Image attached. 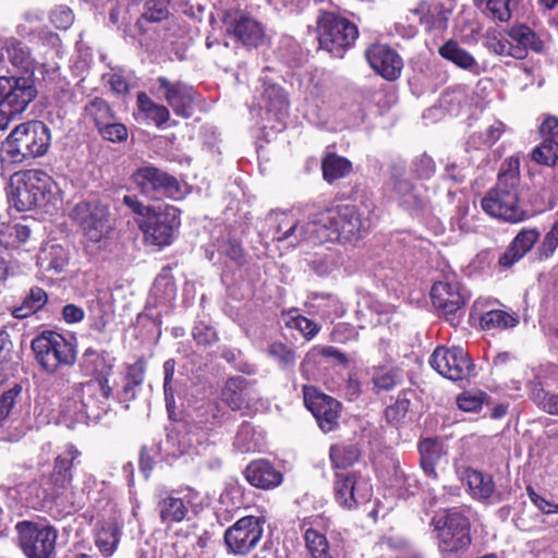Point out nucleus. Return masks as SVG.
<instances>
[{"mask_svg":"<svg viewBox=\"0 0 558 558\" xmlns=\"http://www.w3.org/2000/svg\"><path fill=\"white\" fill-rule=\"evenodd\" d=\"M218 252L235 262L242 264L244 260L243 250L239 241L229 235L222 236L218 243Z\"/></svg>","mask_w":558,"mask_h":558,"instance_id":"obj_58","label":"nucleus"},{"mask_svg":"<svg viewBox=\"0 0 558 558\" xmlns=\"http://www.w3.org/2000/svg\"><path fill=\"white\" fill-rule=\"evenodd\" d=\"M99 135L108 142L112 143H122L128 138V129L123 123L116 121V116L113 119L108 120L107 123H104L97 129Z\"/></svg>","mask_w":558,"mask_h":558,"instance_id":"obj_54","label":"nucleus"},{"mask_svg":"<svg viewBox=\"0 0 558 558\" xmlns=\"http://www.w3.org/2000/svg\"><path fill=\"white\" fill-rule=\"evenodd\" d=\"M369 220L355 205L327 208L312 217L314 244L325 242H354L369 229Z\"/></svg>","mask_w":558,"mask_h":558,"instance_id":"obj_2","label":"nucleus"},{"mask_svg":"<svg viewBox=\"0 0 558 558\" xmlns=\"http://www.w3.org/2000/svg\"><path fill=\"white\" fill-rule=\"evenodd\" d=\"M1 59L8 60L14 68L28 72L33 66V58L26 45L16 38H7L1 47Z\"/></svg>","mask_w":558,"mask_h":558,"instance_id":"obj_32","label":"nucleus"},{"mask_svg":"<svg viewBox=\"0 0 558 558\" xmlns=\"http://www.w3.org/2000/svg\"><path fill=\"white\" fill-rule=\"evenodd\" d=\"M31 348L39 366L50 374L76 361L73 344L56 331H43L32 340Z\"/></svg>","mask_w":558,"mask_h":558,"instance_id":"obj_5","label":"nucleus"},{"mask_svg":"<svg viewBox=\"0 0 558 558\" xmlns=\"http://www.w3.org/2000/svg\"><path fill=\"white\" fill-rule=\"evenodd\" d=\"M518 319L502 310H490L480 315L484 330L507 329L517 326Z\"/></svg>","mask_w":558,"mask_h":558,"instance_id":"obj_46","label":"nucleus"},{"mask_svg":"<svg viewBox=\"0 0 558 558\" xmlns=\"http://www.w3.org/2000/svg\"><path fill=\"white\" fill-rule=\"evenodd\" d=\"M263 102L268 114H274L278 121H283L289 114V100L283 88L276 84H264Z\"/></svg>","mask_w":558,"mask_h":558,"instance_id":"obj_31","label":"nucleus"},{"mask_svg":"<svg viewBox=\"0 0 558 558\" xmlns=\"http://www.w3.org/2000/svg\"><path fill=\"white\" fill-rule=\"evenodd\" d=\"M133 182L142 194L151 199L163 197L179 198L181 196V187L178 180L153 166L137 169L133 173Z\"/></svg>","mask_w":558,"mask_h":558,"instance_id":"obj_16","label":"nucleus"},{"mask_svg":"<svg viewBox=\"0 0 558 558\" xmlns=\"http://www.w3.org/2000/svg\"><path fill=\"white\" fill-rule=\"evenodd\" d=\"M506 130V124L496 120L485 131L472 134L468 144L475 149L489 148L501 137Z\"/></svg>","mask_w":558,"mask_h":558,"instance_id":"obj_45","label":"nucleus"},{"mask_svg":"<svg viewBox=\"0 0 558 558\" xmlns=\"http://www.w3.org/2000/svg\"><path fill=\"white\" fill-rule=\"evenodd\" d=\"M193 492H179L162 498L158 502L161 523L171 525L183 521L192 506Z\"/></svg>","mask_w":558,"mask_h":558,"instance_id":"obj_24","label":"nucleus"},{"mask_svg":"<svg viewBox=\"0 0 558 558\" xmlns=\"http://www.w3.org/2000/svg\"><path fill=\"white\" fill-rule=\"evenodd\" d=\"M281 318L288 328L299 330L307 340L313 339L320 330L318 324L301 315L296 308L282 313Z\"/></svg>","mask_w":558,"mask_h":558,"instance_id":"obj_43","label":"nucleus"},{"mask_svg":"<svg viewBox=\"0 0 558 558\" xmlns=\"http://www.w3.org/2000/svg\"><path fill=\"white\" fill-rule=\"evenodd\" d=\"M37 93L32 74L0 76V102L13 112L23 113Z\"/></svg>","mask_w":558,"mask_h":558,"instance_id":"obj_18","label":"nucleus"},{"mask_svg":"<svg viewBox=\"0 0 558 558\" xmlns=\"http://www.w3.org/2000/svg\"><path fill=\"white\" fill-rule=\"evenodd\" d=\"M51 178L40 170H28L23 174L11 195L10 202L19 211L43 206L49 201L52 190Z\"/></svg>","mask_w":558,"mask_h":558,"instance_id":"obj_11","label":"nucleus"},{"mask_svg":"<svg viewBox=\"0 0 558 558\" xmlns=\"http://www.w3.org/2000/svg\"><path fill=\"white\" fill-rule=\"evenodd\" d=\"M372 69L387 81L397 80L402 71L403 61L396 50L385 44H373L365 51Z\"/></svg>","mask_w":558,"mask_h":558,"instance_id":"obj_21","label":"nucleus"},{"mask_svg":"<svg viewBox=\"0 0 558 558\" xmlns=\"http://www.w3.org/2000/svg\"><path fill=\"white\" fill-rule=\"evenodd\" d=\"M16 529L21 548L28 558H49L53 553L58 533L52 526L23 521Z\"/></svg>","mask_w":558,"mask_h":558,"instance_id":"obj_15","label":"nucleus"},{"mask_svg":"<svg viewBox=\"0 0 558 558\" xmlns=\"http://www.w3.org/2000/svg\"><path fill=\"white\" fill-rule=\"evenodd\" d=\"M228 31L246 46L256 47L263 39L262 26L248 16H241Z\"/></svg>","mask_w":558,"mask_h":558,"instance_id":"obj_38","label":"nucleus"},{"mask_svg":"<svg viewBox=\"0 0 558 558\" xmlns=\"http://www.w3.org/2000/svg\"><path fill=\"white\" fill-rule=\"evenodd\" d=\"M476 5L485 3L492 16L500 22H508L511 19L509 9L510 0H474Z\"/></svg>","mask_w":558,"mask_h":558,"instance_id":"obj_59","label":"nucleus"},{"mask_svg":"<svg viewBox=\"0 0 558 558\" xmlns=\"http://www.w3.org/2000/svg\"><path fill=\"white\" fill-rule=\"evenodd\" d=\"M48 296L44 289L34 287L29 290V293L24 298L20 306L14 307L12 315L15 318H26L39 310H41L47 303Z\"/></svg>","mask_w":558,"mask_h":558,"instance_id":"obj_42","label":"nucleus"},{"mask_svg":"<svg viewBox=\"0 0 558 558\" xmlns=\"http://www.w3.org/2000/svg\"><path fill=\"white\" fill-rule=\"evenodd\" d=\"M89 317L92 329L104 332L111 318V313L100 300H93L89 304Z\"/></svg>","mask_w":558,"mask_h":558,"instance_id":"obj_52","label":"nucleus"},{"mask_svg":"<svg viewBox=\"0 0 558 558\" xmlns=\"http://www.w3.org/2000/svg\"><path fill=\"white\" fill-rule=\"evenodd\" d=\"M267 355L274 359L280 368L289 369L295 364V352L288 344L281 341H274L267 347Z\"/></svg>","mask_w":558,"mask_h":558,"instance_id":"obj_49","label":"nucleus"},{"mask_svg":"<svg viewBox=\"0 0 558 558\" xmlns=\"http://www.w3.org/2000/svg\"><path fill=\"white\" fill-rule=\"evenodd\" d=\"M318 521L315 519L313 521H305L302 524V530L304 532V542L305 547L308 550L311 557L312 556H322L323 554L329 553V543L324 532L319 531L314 524Z\"/></svg>","mask_w":558,"mask_h":558,"instance_id":"obj_39","label":"nucleus"},{"mask_svg":"<svg viewBox=\"0 0 558 558\" xmlns=\"http://www.w3.org/2000/svg\"><path fill=\"white\" fill-rule=\"evenodd\" d=\"M69 217L84 236L94 243L105 239L111 229L109 208L97 199L76 203L71 208Z\"/></svg>","mask_w":558,"mask_h":558,"instance_id":"obj_9","label":"nucleus"},{"mask_svg":"<svg viewBox=\"0 0 558 558\" xmlns=\"http://www.w3.org/2000/svg\"><path fill=\"white\" fill-rule=\"evenodd\" d=\"M369 380L373 385L372 390L375 393L389 391L397 385V373L387 366H374L368 369Z\"/></svg>","mask_w":558,"mask_h":558,"instance_id":"obj_47","label":"nucleus"},{"mask_svg":"<svg viewBox=\"0 0 558 558\" xmlns=\"http://www.w3.org/2000/svg\"><path fill=\"white\" fill-rule=\"evenodd\" d=\"M439 54L454 63L457 66L471 73H480V64L475 58L462 48L457 41L449 40L439 48Z\"/></svg>","mask_w":558,"mask_h":558,"instance_id":"obj_35","label":"nucleus"},{"mask_svg":"<svg viewBox=\"0 0 558 558\" xmlns=\"http://www.w3.org/2000/svg\"><path fill=\"white\" fill-rule=\"evenodd\" d=\"M433 305L451 325L459 323L469 291L458 281H438L430 290Z\"/></svg>","mask_w":558,"mask_h":558,"instance_id":"obj_14","label":"nucleus"},{"mask_svg":"<svg viewBox=\"0 0 558 558\" xmlns=\"http://www.w3.org/2000/svg\"><path fill=\"white\" fill-rule=\"evenodd\" d=\"M332 489L336 502L348 510L368 502L373 496L371 478L360 471L335 472Z\"/></svg>","mask_w":558,"mask_h":558,"instance_id":"obj_10","label":"nucleus"},{"mask_svg":"<svg viewBox=\"0 0 558 558\" xmlns=\"http://www.w3.org/2000/svg\"><path fill=\"white\" fill-rule=\"evenodd\" d=\"M50 21L57 28L68 29L74 21V15L70 8L60 5L51 11Z\"/></svg>","mask_w":558,"mask_h":558,"instance_id":"obj_64","label":"nucleus"},{"mask_svg":"<svg viewBox=\"0 0 558 558\" xmlns=\"http://www.w3.org/2000/svg\"><path fill=\"white\" fill-rule=\"evenodd\" d=\"M430 366L442 377L459 381L468 379L474 371V364L460 347H437L429 357Z\"/></svg>","mask_w":558,"mask_h":558,"instance_id":"obj_17","label":"nucleus"},{"mask_svg":"<svg viewBox=\"0 0 558 558\" xmlns=\"http://www.w3.org/2000/svg\"><path fill=\"white\" fill-rule=\"evenodd\" d=\"M489 48L494 53L502 57H512L515 59V56L521 54L519 49L513 48V43L508 36L501 38L495 36L490 38Z\"/></svg>","mask_w":558,"mask_h":558,"instance_id":"obj_62","label":"nucleus"},{"mask_svg":"<svg viewBox=\"0 0 558 558\" xmlns=\"http://www.w3.org/2000/svg\"><path fill=\"white\" fill-rule=\"evenodd\" d=\"M69 262L66 250L59 244H49L40 250L37 256V265L44 271L60 274Z\"/></svg>","mask_w":558,"mask_h":558,"instance_id":"obj_36","label":"nucleus"},{"mask_svg":"<svg viewBox=\"0 0 558 558\" xmlns=\"http://www.w3.org/2000/svg\"><path fill=\"white\" fill-rule=\"evenodd\" d=\"M506 36L512 40L513 48L519 49V52H521L520 56H515L518 60L524 59L529 50L537 53L544 51V41L533 29L524 24L511 26L507 29Z\"/></svg>","mask_w":558,"mask_h":558,"instance_id":"obj_28","label":"nucleus"},{"mask_svg":"<svg viewBox=\"0 0 558 558\" xmlns=\"http://www.w3.org/2000/svg\"><path fill=\"white\" fill-rule=\"evenodd\" d=\"M265 520L260 517L245 515L225 531L223 539L229 553L247 555L259 543L264 533Z\"/></svg>","mask_w":558,"mask_h":558,"instance_id":"obj_13","label":"nucleus"},{"mask_svg":"<svg viewBox=\"0 0 558 558\" xmlns=\"http://www.w3.org/2000/svg\"><path fill=\"white\" fill-rule=\"evenodd\" d=\"M193 339L199 345L208 347L215 343L218 339L215 329L205 322H196L192 329Z\"/></svg>","mask_w":558,"mask_h":558,"instance_id":"obj_60","label":"nucleus"},{"mask_svg":"<svg viewBox=\"0 0 558 558\" xmlns=\"http://www.w3.org/2000/svg\"><path fill=\"white\" fill-rule=\"evenodd\" d=\"M520 158H507L500 168L497 182L481 201L482 209L493 218L510 223L529 219L532 214L521 199Z\"/></svg>","mask_w":558,"mask_h":558,"instance_id":"obj_1","label":"nucleus"},{"mask_svg":"<svg viewBox=\"0 0 558 558\" xmlns=\"http://www.w3.org/2000/svg\"><path fill=\"white\" fill-rule=\"evenodd\" d=\"M114 111L109 106V104L100 98L94 97L89 99L84 108L82 117L85 121L92 122L96 129H98L104 123H107L108 120L113 119Z\"/></svg>","mask_w":558,"mask_h":558,"instance_id":"obj_40","label":"nucleus"},{"mask_svg":"<svg viewBox=\"0 0 558 558\" xmlns=\"http://www.w3.org/2000/svg\"><path fill=\"white\" fill-rule=\"evenodd\" d=\"M269 219L274 223V240L288 241L291 246L302 241L314 243L313 229L310 228L312 219L301 225L291 213H272Z\"/></svg>","mask_w":558,"mask_h":558,"instance_id":"obj_20","label":"nucleus"},{"mask_svg":"<svg viewBox=\"0 0 558 558\" xmlns=\"http://www.w3.org/2000/svg\"><path fill=\"white\" fill-rule=\"evenodd\" d=\"M49 128L41 121L21 123L13 129L0 147L3 166L21 165L44 156L50 146Z\"/></svg>","mask_w":558,"mask_h":558,"instance_id":"obj_3","label":"nucleus"},{"mask_svg":"<svg viewBox=\"0 0 558 558\" xmlns=\"http://www.w3.org/2000/svg\"><path fill=\"white\" fill-rule=\"evenodd\" d=\"M114 361L110 353L88 348L82 355L80 367L85 375L94 377L89 381H99L105 387H110L108 377L112 373Z\"/></svg>","mask_w":558,"mask_h":558,"instance_id":"obj_23","label":"nucleus"},{"mask_svg":"<svg viewBox=\"0 0 558 558\" xmlns=\"http://www.w3.org/2000/svg\"><path fill=\"white\" fill-rule=\"evenodd\" d=\"M177 294V287L173 279L167 275L158 276L150 289V295L158 304H167L174 300Z\"/></svg>","mask_w":558,"mask_h":558,"instance_id":"obj_48","label":"nucleus"},{"mask_svg":"<svg viewBox=\"0 0 558 558\" xmlns=\"http://www.w3.org/2000/svg\"><path fill=\"white\" fill-rule=\"evenodd\" d=\"M111 396V387H105L99 381L75 384L61 403L60 412L64 418L74 423L88 424L107 413Z\"/></svg>","mask_w":558,"mask_h":558,"instance_id":"obj_4","label":"nucleus"},{"mask_svg":"<svg viewBox=\"0 0 558 558\" xmlns=\"http://www.w3.org/2000/svg\"><path fill=\"white\" fill-rule=\"evenodd\" d=\"M168 15V2L166 0H148L137 23L142 26L144 22H160L167 19Z\"/></svg>","mask_w":558,"mask_h":558,"instance_id":"obj_51","label":"nucleus"},{"mask_svg":"<svg viewBox=\"0 0 558 558\" xmlns=\"http://www.w3.org/2000/svg\"><path fill=\"white\" fill-rule=\"evenodd\" d=\"M21 391L22 387L20 385H14L0 396V429L7 424Z\"/></svg>","mask_w":558,"mask_h":558,"instance_id":"obj_56","label":"nucleus"},{"mask_svg":"<svg viewBox=\"0 0 558 558\" xmlns=\"http://www.w3.org/2000/svg\"><path fill=\"white\" fill-rule=\"evenodd\" d=\"M80 456L81 452L75 446L68 445L65 449L56 457L52 472L47 482L51 486L48 493L50 497H57L68 489L73 480L72 469Z\"/></svg>","mask_w":558,"mask_h":558,"instance_id":"obj_22","label":"nucleus"},{"mask_svg":"<svg viewBox=\"0 0 558 558\" xmlns=\"http://www.w3.org/2000/svg\"><path fill=\"white\" fill-rule=\"evenodd\" d=\"M464 478L475 498L487 499L495 490L493 477L477 470L466 469L464 471Z\"/></svg>","mask_w":558,"mask_h":558,"instance_id":"obj_41","label":"nucleus"},{"mask_svg":"<svg viewBox=\"0 0 558 558\" xmlns=\"http://www.w3.org/2000/svg\"><path fill=\"white\" fill-rule=\"evenodd\" d=\"M120 529L116 521L99 523L95 533V545L106 558L113 555L120 542Z\"/></svg>","mask_w":558,"mask_h":558,"instance_id":"obj_34","label":"nucleus"},{"mask_svg":"<svg viewBox=\"0 0 558 558\" xmlns=\"http://www.w3.org/2000/svg\"><path fill=\"white\" fill-rule=\"evenodd\" d=\"M150 93L165 100L173 112L184 119L194 113V104L198 96L193 86L181 81H170L165 76H158L151 84Z\"/></svg>","mask_w":558,"mask_h":558,"instance_id":"obj_12","label":"nucleus"},{"mask_svg":"<svg viewBox=\"0 0 558 558\" xmlns=\"http://www.w3.org/2000/svg\"><path fill=\"white\" fill-rule=\"evenodd\" d=\"M487 398L483 391H464L457 397V405L464 412H478Z\"/></svg>","mask_w":558,"mask_h":558,"instance_id":"obj_57","label":"nucleus"},{"mask_svg":"<svg viewBox=\"0 0 558 558\" xmlns=\"http://www.w3.org/2000/svg\"><path fill=\"white\" fill-rule=\"evenodd\" d=\"M558 247V220L554 222L550 230L545 234L538 251L542 257H549Z\"/></svg>","mask_w":558,"mask_h":558,"instance_id":"obj_63","label":"nucleus"},{"mask_svg":"<svg viewBox=\"0 0 558 558\" xmlns=\"http://www.w3.org/2000/svg\"><path fill=\"white\" fill-rule=\"evenodd\" d=\"M539 232L535 228L522 229L511 241L512 250H515L520 256H524L532 250L539 238Z\"/></svg>","mask_w":558,"mask_h":558,"instance_id":"obj_55","label":"nucleus"},{"mask_svg":"<svg viewBox=\"0 0 558 558\" xmlns=\"http://www.w3.org/2000/svg\"><path fill=\"white\" fill-rule=\"evenodd\" d=\"M136 106L142 118L150 121L158 129H165L170 121L171 116L168 107L154 101L144 92L137 94Z\"/></svg>","mask_w":558,"mask_h":558,"instance_id":"obj_30","label":"nucleus"},{"mask_svg":"<svg viewBox=\"0 0 558 558\" xmlns=\"http://www.w3.org/2000/svg\"><path fill=\"white\" fill-rule=\"evenodd\" d=\"M412 12L418 16L420 23L426 31H441L447 27L449 12L441 4H428L422 1Z\"/></svg>","mask_w":558,"mask_h":558,"instance_id":"obj_33","label":"nucleus"},{"mask_svg":"<svg viewBox=\"0 0 558 558\" xmlns=\"http://www.w3.org/2000/svg\"><path fill=\"white\" fill-rule=\"evenodd\" d=\"M410 409V400L407 398L398 397L396 402L385 410L386 418L391 424H398L405 417Z\"/></svg>","mask_w":558,"mask_h":558,"instance_id":"obj_61","label":"nucleus"},{"mask_svg":"<svg viewBox=\"0 0 558 558\" xmlns=\"http://www.w3.org/2000/svg\"><path fill=\"white\" fill-rule=\"evenodd\" d=\"M430 524L437 532L438 546L442 554H456L471 545L470 521L459 509L452 508L435 515Z\"/></svg>","mask_w":558,"mask_h":558,"instance_id":"obj_6","label":"nucleus"},{"mask_svg":"<svg viewBox=\"0 0 558 558\" xmlns=\"http://www.w3.org/2000/svg\"><path fill=\"white\" fill-rule=\"evenodd\" d=\"M362 450L357 444L341 441L330 446L329 460L335 472L345 471L361 458Z\"/></svg>","mask_w":558,"mask_h":558,"instance_id":"obj_29","label":"nucleus"},{"mask_svg":"<svg viewBox=\"0 0 558 558\" xmlns=\"http://www.w3.org/2000/svg\"><path fill=\"white\" fill-rule=\"evenodd\" d=\"M417 450L420 453V465L424 474L427 477L437 480L436 465L447 454L444 442L436 438H424L418 441Z\"/></svg>","mask_w":558,"mask_h":558,"instance_id":"obj_27","label":"nucleus"},{"mask_svg":"<svg viewBox=\"0 0 558 558\" xmlns=\"http://www.w3.org/2000/svg\"><path fill=\"white\" fill-rule=\"evenodd\" d=\"M410 170L416 179L428 180L434 175L436 165L433 158L424 153L412 159Z\"/></svg>","mask_w":558,"mask_h":558,"instance_id":"obj_53","label":"nucleus"},{"mask_svg":"<svg viewBox=\"0 0 558 558\" xmlns=\"http://www.w3.org/2000/svg\"><path fill=\"white\" fill-rule=\"evenodd\" d=\"M137 223L147 243L167 246L172 243L180 227V210L171 205L154 206L150 214Z\"/></svg>","mask_w":558,"mask_h":558,"instance_id":"obj_8","label":"nucleus"},{"mask_svg":"<svg viewBox=\"0 0 558 558\" xmlns=\"http://www.w3.org/2000/svg\"><path fill=\"white\" fill-rule=\"evenodd\" d=\"M305 407L315 416L320 429L325 433L337 428L341 412L339 401L319 391L314 386L303 387Z\"/></svg>","mask_w":558,"mask_h":558,"instance_id":"obj_19","label":"nucleus"},{"mask_svg":"<svg viewBox=\"0 0 558 558\" xmlns=\"http://www.w3.org/2000/svg\"><path fill=\"white\" fill-rule=\"evenodd\" d=\"M532 158L537 163L554 166L558 160V138H543L533 149Z\"/></svg>","mask_w":558,"mask_h":558,"instance_id":"obj_50","label":"nucleus"},{"mask_svg":"<svg viewBox=\"0 0 558 558\" xmlns=\"http://www.w3.org/2000/svg\"><path fill=\"white\" fill-rule=\"evenodd\" d=\"M389 172L390 174L386 182V187L393 192L395 197L407 206H420L421 199L415 191L414 184L404 178L405 167L400 162H396L390 166Z\"/></svg>","mask_w":558,"mask_h":558,"instance_id":"obj_25","label":"nucleus"},{"mask_svg":"<svg viewBox=\"0 0 558 558\" xmlns=\"http://www.w3.org/2000/svg\"><path fill=\"white\" fill-rule=\"evenodd\" d=\"M247 482L262 489H271L279 486L283 475L267 460L252 461L244 471Z\"/></svg>","mask_w":558,"mask_h":558,"instance_id":"obj_26","label":"nucleus"},{"mask_svg":"<svg viewBox=\"0 0 558 558\" xmlns=\"http://www.w3.org/2000/svg\"><path fill=\"white\" fill-rule=\"evenodd\" d=\"M324 179L331 183L338 179L348 175L352 170L351 162L336 154H328L322 163Z\"/></svg>","mask_w":558,"mask_h":558,"instance_id":"obj_44","label":"nucleus"},{"mask_svg":"<svg viewBox=\"0 0 558 558\" xmlns=\"http://www.w3.org/2000/svg\"><path fill=\"white\" fill-rule=\"evenodd\" d=\"M317 32L320 48L336 58H342L359 37V29L354 23L330 12H325L319 16Z\"/></svg>","mask_w":558,"mask_h":558,"instance_id":"obj_7","label":"nucleus"},{"mask_svg":"<svg viewBox=\"0 0 558 558\" xmlns=\"http://www.w3.org/2000/svg\"><path fill=\"white\" fill-rule=\"evenodd\" d=\"M247 380L242 377H234L227 380L222 392V401L232 410H241L247 404Z\"/></svg>","mask_w":558,"mask_h":558,"instance_id":"obj_37","label":"nucleus"}]
</instances>
